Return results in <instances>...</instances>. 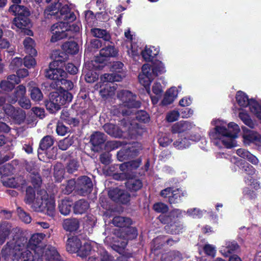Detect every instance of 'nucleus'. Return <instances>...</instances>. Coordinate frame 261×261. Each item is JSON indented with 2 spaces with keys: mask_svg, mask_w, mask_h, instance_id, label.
<instances>
[{
  "mask_svg": "<svg viewBox=\"0 0 261 261\" xmlns=\"http://www.w3.org/2000/svg\"><path fill=\"white\" fill-rule=\"evenodd\" d=\"M188 215L193 218H200L203 215V211L197 208H193L189 209L187 211Z\"/></svg>",
  "mask_w": 261,
  "mask_h": 261,
  "instance_id": "56",
  "label": "nucleus"
},
{
  "mask_svg": "<svg viewBox=\"0 0 261 261\" xmlns=\"http://www.w3.org/2000/svg\"><path fill=\"white\" fill-rule=\"evenodd\" d=\"M95 245H97V244L94 242H86L83 245L81 244L77 252L78 255L82 257H85L92 252H95L94 250L92 249Z\"/></svg>",
  "mask_w": 261,
  "mask_h": 261,
  "instance_id": "24",
  "label": "nucleus"
},
{
  "mask_svg": "<svg viewBox=\"0 0 261 261\" xmlns=\"http://www.w3.org/2000/svg\"><path fill=\"white\" fill-rule=\"evenodd\" d=\"M60 83L61 86L60 91L66 90L68 91V90H71L73 87V83L66 79L61 78Z\"/></svg>",
  "mask_w": 261,
  "mask_h": 261,
  "instance_id": "53",
  "label": "nucleus"
},
{
  "mask_svg": "<svg viewBox=\"0 0 261 261\" xmlns=\"http://www.w3.org/2000/svg\"><path fill=\"white\" fill-rule=\"evenodd\" d=\"M54 144V140L50 136L43 137L40 142L39 148L41 150H45L51 147Z\"/></svg>",
  "mask_w": 261,
  "mask_h": 261,
  "instance_id": "45",
  "label": "nucleus"
},
{
  "mask_svg": "<svg viewBox=\"0 0 261 261\" xmlns=\"http://www.w3.org/2000/svg\"><path fill=\"white\" fill-rule=\"evenodd\" d=\"M191 128V124L187 121H180V134L181 132H184L187 129H190ZM201 136L199 134H195L194 135H189L188 133H183L182 135L180 134V144H182V147L186 148L190 145V142L189 140L198 141L200 140Z\"/></svg>",
  "mask_w": 261,
  "mask_h": 261,
  "instance_id": "10",
  "label": "nucleus"
},
{
  "mask_svg": "<svg viewBox=\"0 0 261 261\" xmlns=\"http://www.w3.org/2000/svg\"><path fill=\"white\" fill-rule=\"evenodd\" d=\"M29 23L30 20L28 17L17 16L14 19L11 28L14 30H21L24 34L31 36L33 34L32 32L30 30L25 29V27L29 25Z\"/></svg>",
  "mask_w": 261,
  "mask_h": 261,
  "instance_id": "14",
  "label": "nucleus"
},
{
  "mask_svg": "<svg viewBox=\"0 0 261 261\" xmlns=\"http://www.w3.org/2000/svg\"><path fill=\"white\" fill-rule=\"evenodd\" d=\"M140 160L124 163L119 165V169L125 174L126 178H130L134 171L140 166Z\"/></svg>",
  "mask_w": 261,
  "mask_h": 261,
  "instance_id": "17",
  "label": "nucleus"
},
{
  "mask_svg": "<svg viewBox=\"0 0 261 261\" xmlns=\"http://www.w3.org/2000/svg\"><path fill=\"white\" fill-rule=\"evenodd\" d=\"M25 93V87L22 85H19L15 89V95L14 97L12 98L9 97L8 99V102L11 103H14L16 102L18 97L20 98L21 97H24Z\"/></svg>",
  "mask_w": 261,
  "mask_h": 261,
  "instance_id": "36",
  "label": "nucleus"
},
{
  "mask_svg": "<svg viewBox=\"0 0 261 261\" xmlns=\"http://www.w3.org/2000/svg\"><path fill=\"white\" fill-rule=\"evenodd\" d=\"M81 243L80 240L77 237H71L68 238L67 241L66 249L70 253H77Z\"/></svg>",
  "mask_w": 261,
  "mask_h": 261,
  "instance_id": "20",
  "label": "nucleus"
},
{
  "mask_svg": "<svg viewBox=\"0 0 261 261\" xmlns=\"http://www.w3.org/2000/svg\"><path fill=\"white\" fill-rule=\"evenodd\" d=\"M144 75L145 74H140L138 76L140 84L146 88L147 93L150 94V91L149 88V86L150 85L151 81L153 80V79Z\"/></svg>",
  "mask_w": 261,
  "mask_h": 261,
  "instance_id": "46",
  "label": "nucleus"
},
{
  "mask_svg": "<svg viewBox=\"0 0 261 261\" xmlns=\"http://www.w3.org/2000/svg\"><path fill=\"white\" fill-rule=\"evenodd\" d=\"M237 165L242 171L248 175H252L255 172V169L251 165L244 161L241 160L237 162Z\"/></svg>",
  "mask_w": 261,
  "mask_h": 261,
  "instance_id": "42",
  "label": "nucleus"
},
{
  "mask_svg": "<svg viewBox=\"0 0 261 261\" xmlns=\"http://www.w3.org/2000/svg\"><path fill=\"white\" fill-rule=\"evenodd\" d=\"M10 229L8 225L0 224V244H3L10 234Z\"/></svg>",
  "mask_w": 261,
  "mask_h": 261,
  "instance_id": "44",
  "label": "nucleus"
},
{
  "mask_svg": "<svg viewBox=\"0 0 261 261\" xmlns=\"http://www.w3.org/2000/svg\"><path fill=\"white\" fill-rule=\"evenodd\" d=\"M239 117L246 125L251 128L254 127V123L250 119L248 114L241 112L239 113Z\"/></svg>",
  "mask_w": 261,
  "mask_h": 261,
  "instance_id": "50",
  "label": "nucleus"
},
{
  "mask_svg": "<svg viewBox=\"0 0 261 261\" xmlns=\"http://www.w3.org/2000/svg\"><path fill=\"white\" fill-rule=\"evenodd\" d=\"M237 153L240 157L247 159L254 165H256L258 163V160L257 158L244 149L240 148L238 149Z\"/></svg>",
  "mask_w": 261,
  "mask_h": 261,
  "instance_id": "33",
  "label": "nucleus"
},
{
  "mask_svg": "<svg viewBox=\"0 0 261 261\" xmlns=\"http://www.w3.org/2000/svg\"><path fill=\"white\" fill-rule=\"evenodd\" d=\"M76 182L74 179L69 180L66 184L62 185L63 192L66 194H70L74 189Z\"/></svg>",
  "mask_w": 261,
  "mask_h": 261,
  "instance_id": "49",
  "label": "nucleus"
},
{
  "mask_svg": "<svg viewBox=\"0 0 261 261\" xmlns=\"http://www.w3.org/2000/svg\"><path fill=\"white\" fill-rule=\"evenodd\" d=\"M99 259L95 255L89 257L87 261H115L114 257L110 255L106 250L100 249L98 250Z\"/></svg>",
  "mask_w": 261,
  "mask_h": 261,
  "instance_id": "31",
  "label": "nucleus"
},
{
  "mask_svg": "<svg viewBox=\"0 0 261 261\" xmlns=\"http://www.w3.org/2000/svg\"><path fill=\"white\" fill-rule=\"evenodd\" d=\"M30 165H28L27 167V169L30 172L31 182L34 186L39 187L42 183V180L38 173V169L36 167L30 169Z\"/></svg>",
  "mask_w": 261,
  "mask_h": 261,
  "instance_id": "26",
  "label": "nucleus"
},
{
  "mask_svg": "<svg viewBox=\"0 0 261 261\" xmlns=\"http://www.w3.org/2000/svg\"><path fill=\"white\" fill-rule=\"evenodd\" d=\"M103 127L107 133L114 137H120L122 135L123 130L113 124H106Z\"/></svg>",
  "mask_w": 261,
  "mask_h": 261,
  "instance_id": "25",
  "label": "nucleus"
},
{
  "mask_svg": "<svg viewBox=\"0 0 261 261\" xmlns=\"http://www.w3.org/2000/svg\"><path fill=\"white\" fill-rule=\"evenodd\" d=\"M29 91L30 92V96L33 100L40 101L42 100L43 97V94L35 83L34 82H30L29 83Z\"/></svg>",
  "mask_w": 261,
  "mask_h": 261,
  "instance_id": "19",
  "label": "nucleus"
},
{
  "mask_svg": "<svg viewBox=\"0 0 261 261\" xmlns=\"http://www.w3.org/2000/svg\"><path fill=\"white\" fill-rule=\"evenodd\" d=\"M2 182L4 186L11 188H16L24 184V181L21 177H11L7 178L3 177Z\"/></svg>",
  "mask_w": 261,
  "mask_h": 261,
  "instance_id": "22",
  "label": "nucleus"
},
{
  "mask_svg": "<svg viewBox=\"0 0 261 261\" xmlns=\"http://www.w3.org/2000/svg\"><path fill=\"white\" fill-rule=\"evenodd\" d=\"M213 128L208 132L213 144L219 148H230L237 145L236 139L240 131L239 125L233 122H227L220 119H214L211 122Z\"/></svg>",
  "mask_w": 261,
  "mask_h": 261,
  "instance_id": "2",
  "label": "nucleus"
},
{
  "mask_svg": "<svg viewBox=\"0 0 261 261\" xmlns=\"http://www.w3.org/2000/svg\"><path fill=\"white\" fill-rule=\"evenodd\" d=\"M76 187L79 190L81 191L82 194L84 195L91 191L93 184L89 177L84 176L77 179Z\"/></svg>",
  "mask_w": 261,
  "mask_h": 261,
  "instance_id": "18",
  "label": "nucleus"
},
{
  "mask_svg": "<svg viewBox=\"0 0 261 261\" xmlns=\"http://www.w3.org/2000/svg\"><path fill=\"white\" fill-rule=\"evenodd\" d=\"M73 143V140L72 137H68L59 141L58 147L62 150H66Z\"/></svg>",
  "mask_w": 261,
  "mask_h": 261,
  "instance_id": "48",
  "label": "nucleus"
},
{
  "mask_svg": "<svg viewBox=\"0 0 261 261\" xmlns=\"http://www.w3.org/2000/svg\"><path fill=\"white\" fill-rule=\"evenodd\" d=\"M136 118L140 121L143 122H148L149 117L148 114L145 111L138 112L136 114Z\"/></svg>",
  "mask_w": 261,
  "mask_h": 261,
  "instance_id": "60",
  "label": "nucleus"
},
{
  "mask_svg": "<svg viewBox=\"0 0 261 261\" xmlns=\"http://www.w3.org/2000/svg\"><path fill=\"white\" fill-rule=\"evenodd\" d=\"M193 114V111L188 108L183 107L180 108V117L182 118H189Z\"/></svg>",
  "mask_w": 261,
  "mask_h": 261,
  "instance_id": "63",
  "label": "nucleus"
},
{
  "mask_svg": "<svg viewBox=\"0 0 261 261\" xmlns=\"http://www.w3.org/2000/svg\"><path fill=\"white\" fill-rule=\"evenodd\" d=\"M159 53V49L158 48L154 46H150L149 47H146L144 50L142 51L141 54L145 60L149 61L158 55Z\"/></svg>",
  "mask_w": 261,
  "mask_h": 261,
  "instance_id": "28",
  "label": "nucleus"
},
{
  "mask_svg": "<svg viewBox=\"0 0 261 261\" xmlns=\"http://www.w3.org/2000/svg\"><path fill=\"white\" fill-rule=\"evenodd\" d=\"M63 227L68 231H76L79 228V221L75 218L65 219L63 222Z\"/></svg>",
  "mask_w": 261,
  "mask_h": 261,
  "instance_id": "27",
  "label": "nucleus"
},
{
  "mask_svg": "<svg viewBox=\"0 0 261 261\" xmlns=\"http://www.w3.org/2000/svg\"><path fill=\"white\" fill-rule=\"evenodd\" d=\"M63 50L69 54L73 55L77 54L79 51V46L74 41H69L65 42L62 45Z\"/></svg>",
  "mask_w": 261,
  "mask_h": 261,
  "instance_id": "32",
  "label": "nucleus"
},
{
  "mask_svg": "<svg viewBox=\"0 0 261 261\" xmlns=\"http://www.w3.org/2000/svg\"><path fill=\"white\" fill-rule=\"evenodd\" d=\"M127 231L131 232L132 235H127L126 237H124L123 238L121 237H117L116 238L112 237V241H110L111 238L107 237L106 238L105 242L108 243L113 244L114 245L120 248H124L127 245L128 239H134L137 236V230L134 228H129Z\"/></svg>",
  "mask_w": 261,
  "mask_h": 261,
  "instance_id": "12",
  "label": "nucleus"
},
{
  "mask_svg": "<svg viewBox=\"0 0 261 261\" xmlns=\"http://www.w3.org/2000/svg\"><path fill=\"white\" fill-rule=\"evenodd\" d=\"M18 103L19 105L24 109H29L31 107L30 100L26 97H23L20 98Z\"/></svg>",
  "mask_w": 261,
  "mask_h": 261,
  "instance_id": "62",
  "label": "nucleus"
},
{
  "mask_svg": "<svg viewBox=\"0 0 261 261\" xmlns=\"http://www.w3.org/2000/svg\"><path fill=\"white\" fill-rule=\"evenodd\" d=\"M26 243L27 238L24 237L8 242L2 250V255L5 257L13 255L21 261H33V253L29 250H24Z\"/></svg>",
  "mask_w": 261,
  "mask_h": 261,
  "instance_id": "4",
  "label": "nucleus"
},
{
  "mask_svg": "<svg viewBox=\"0 0 261 261\" xmlns=\"http://www.w3.org/2000/svg\"><path fill=\"white\" fill-rule=\"evenodd\" d=\"M243 138L245 145H250L251 143L259 145L261 141V136L259 134L246 128H243Z\"/></svg>",
  "mask_w": 261,
  "mask_h": 261,
  "instance_id": "15",
  "label": "nucleus"
},
{
  "mask_svg": "<svg viewBox=\"0 0 261 261\" xmlns=\"http://www.w3.org/2000/svg\"><path fill=\"white\" fill-rule=\"evenodd\" d=\"M55 55L56 58L54 61H57V65H58L59 62H62L67 59V55L63 52L59 51H56L55 52Z\"/></svg>",
  "mask_w": 261,
  "mask_h": 261,
  "instance_id": "58",
  "label": "nucleus"
},
{
  "mask_svg": "<svg viewBox=\"0 0 261 261\" xmlns=\"http://www.w3.org/2000/svg\"><path fill=\"white\" fill-rule=\"evenodd\" d=\"M205 253L210 256H214L216 254V248L214 246L211 244H206L204 247Z\"/></svg>",
  "mask_w": 261,
  "mask_h": 261,
  "instance_id": "61",
  "label": "nucleus"
},
{
  "mask_svg": "<svg viewBox=\"0 0 261 261\" xmlns=\"http://www.w3.org/2000/svg\"><path fill=\"white\" fill-rule=\"evenodd\" d=\"M110 197L117 202L126 203L129 200V195L118 188H115L109 192Z\"/></svg>",
  "mask_w": 261,
  "mask_h": 261,
  "instance_id": "16",
  "label": "nucleus"
},
{
  "mask_svg": "<svg viewBox=\"0 0 261 261\" xmlns=\"http://www.w3.org/2000/svg\"><path fill=\"white\" fill-rule=\"evenodd\" d=\"M238 245L234 242H226L225 245L220 248V252L224 256H228L230 253L237 250Z\"/></svg>",
  "mask_w": 261,
  "mask_h": 261,
  "instance_id": "23",
  "label": "nucleus"
},
{
  "mask_svg": "<svg viewBox=\"0 0 261 261\" xmlns=\"http://www.w3.org/2000/svg\"><path fill=\"white\" fill-rule=\"evenodd\" d=\"M123 64L120 62L113 63L112 67V73H105L100 77L102 82H114L120 81L125 76L123 71Z\"/></svg>",
  "mask_w": 261,
  "mask_h": 261,
  "instance_id": "8",
  "label": "nucleus"
},
{
  "mask_svg": "<svg viewBox=\"0 0 261 261\" xmlns=\"http://www.w3.org/2000/svg\"><path fill=\"white\" fill-rule=\"evenodd\" d=\"M153 209L158 213H165L168 212V207L163 203H157L154 204Z\"/></svg>",
  "mask_w": 261,
  "mask_h": 261,
  "instance_id": "57",
  "label": "nucleus"
},
{
  "mask_svg": "<svg viewBox=\"0 0 261 261\" xmlns=\"http://www.w3.org/2000/svg\"><path fill=\"white\" fill-rule=\"evenodd\" d=\"M57 61H53L49 65V68L46 70L45 76L51 80H59L60 77H64L66 75L65 71L60 68H58Z\"/></svg>",
  "mask_w": 261,
  "mask_h": 261,
  "instance_id": "13",
  "label": "nucleus"
},
{
  "mask_svg": "<svg viewBox=\"0 0 261 261\" xmlns=\"http://www.w3.org/2000/svg\"><path fill=\"white\" fill-rule=\"evenodd\" d=\"M9 11L17 16L27 17L30 13L27 8L18 5H13L9 8Z\"/></svg>",
  "mask_w": 261,
  "mask_h": 261,
  "instance_id": "29",
  "label": "nucleus"
},
{
  "mask_svg": "<svg viewBox=\"0 0 261 261\" xmlns=\"http://www.w3.org/2000/svg\"><path fill=\"white\" fill-rule=\"evenodd\" d=\"M23 44L26 52L28 54L32 56H36L37 55V51L34 48L35 43L31 38L27 37L23 41Z\"/></svg>",
  "mask_w": 261,
  "mask_h": 261,
  "instance_id": "34",
  "label": "nucleus"
},
{
  "mask_svg": "<svg viewBox=\"0 0 261 261\" xmlns=\"http://www.w3.org/2000/svg\"><path fill=\"white\" fill-rule=\"evenodd\" d=\"M24 200L34 211L43 212L50 216L54 215L55 202L44 190L37 191L36 194L33 188L28 187Z\"/></svg>",
  "mask_w": 261,
  "mask_h": 261,
  "instance_id": "3",
  "label": "nucleus"
},
{
  "mask_svg": "<svg viewBox=\"0 0 261 261\" xmlns=\"http://www.w3.org/2000/svg\"><path fill=\"white\" fill-rule=\"evenodd\" d=\"M106 140V136L103 133L100 132H95L91 136L90 139V142L94 146L103 144Z\"/></svg>",
  "mask_w": 261,
  "mask_h": 261,
  "instance_id": "35",
  "label": "nucleus"
},
{
  "mask_svg": "<svg viewBox=\"0 0 261 261\" xmlns=\"http://www.w3.org/2000/svg\"><path fill=\"white\" fill-rule=\"evenodd\" d=\"M178 90L175 87H172L166 91L164 97L162 101V104L166 106L171 104L177 97Z\"/></svg>",
  "mask_w": 261,
  "mask_h": 261,
  "instance_id": "21",
  "label": "nucleus"
},
{
  "mask_svg": "<svg viewBox=\"0 0 261 261\" xmlns=\"http://www.w3.org/2000/svg\"><path fill=\"white\" fill-rule=\"evenodd\" d=\"M33 56L32 55L26 56L23 59L24 65L28 68L34 67L36 64V62Z\"/></svg>",
  "mask_w": 261,
  "mask_h": 261,
  "instance_id": "54",
  "label": "nucleus"
},
{
  "mask_svg": "<svg viewBox=\"0 0 261 261\" xmlns=\"http://www.w3.org/2000/svg\"><path fill=\"white\" fill-rule=\"evenodd\" d=\"M45 234L42 233H35L32 236L30 239L28 241L27 239V244L25 245L24 251L29 250L31 252L33 251L38 254L42 252V248L40 244L44 239ZM32 253V252H31Z\"/></svg>",
  "mask_w": 261,
  "mask_h": 261,
  "instance_id": "9",
  "label": "nucleus"
},
{
  "mask_svg": "<svg viewBox=\"0 0 261 261\" xmlns=\"http://www.w3.org/2000/svg\"><path fill=\"white\" fill-rule=\"evenodd\" d=\"M56 1L57 0H55L54 5L48 7L45 10V13L50 16L57 14L59 19L66 21L56 23L51 27L50 32L52 36L50 41L52 42H56L65 38H71L73 37V31H80L79 26L74 24L68 26V22H72L75 19L76 16L74 13L71 12L67 6L63 7L59 12L61 4Z\"/></svg>",
  "mask_w": 261,
  "mask_h": 261,
  "instance_id": "1",
  "label": "nucleus"
},
{
  "mask_svg": "<svg viewBox=\"0 0 261 261\" xmlns=\"http://www.w3.org/2000/svg\"><path fill=\"white\" fill-rule=\"evenodd\" d=\"M126 182V187L127 189L131 191H137L142 187V183L139 179L128 178Z\"/></svg>",
  "mask_w": 261,
  "mask_h": 261,
  "instance_id": "38",
  "label": "nucleus"
},
{
  "mask_svg": "<svg viewBox=\"0 0 261 261\" xmlns=\"http://www.w3.org/2000/svg\"><path fill=\"white\" fill-rule=\"evenodd\" d=\"M92 35L97 38H102L105 41L110 39V34L105 30L98 28L92 29L91 30Z\"/></svg>",
  "mask_w": 261,
  "mask_h": 261,
  "instance_id": "41",
  "label": "nucleus"
},
{
  "mask_svg": "<svg viewBox=\"0 0 261 261\" xmlns=\"http://www.w3.org/2000/svg\"><path fill=\"white\" fill-rule=\"evenodd\" d=\"M1 169H3L4 171V178H6L7 176L11 175L14 172V167L10 164L3 165V168H2Z\"/></svg>",
  "mask_w": 261,
  "mask_h": 261,
  "instance_id": "55",
  "label": "nucleus"
},
{
  "mask_svg": "<svg viewBox=\"0 0 261 261\" xmlns=\"http://www.w3.org/2000/svg\"><path fill=\"white\" fill-rule=\"evenodd\" d=\"M117 97L122 102L118 111L123 115H129L134 112V109L140 107V102L136 100V96L131 92L122 90L117 93Z\"/></svg>",
  "mask_w": 261,
  "mask_h": 261,
  "instance_id": "5",
  "label": "nucleus"
},
{
  "mask_svg": "<svg viewBox=\"0 0 261 261\" xmlns=\"http://www.w3.org/2000/svg\"><path fill=\"white\" fill-rule=\"evenodd\" d=\"M112 222L115 226L119 227H128L132 223L130 218L122 216L115 217L113 219Z\"/></svg>",
  "mask_w": 261,
  "mask_h": 261,
  "instance_id": "30",
  "label": "nucleus"
},
{
  "mask_svg": "<svg viewBox=\"0 0 261 261\" xmlns=\"http://www.w3.org/2000/svg\"><path fill=\"white\" fill-rule=\"evenodd\" d=\"M72 98V94L66 90L53 92L50 95L49 101L46 103V107L51 113H54L60 109L62 106L70 102Z\"/></svg>",
  "mask_w": 261,
  "mask_h": 261,
  "instance_id": "6",
  "label": "nucleus"
},
{
  "mask_svg": "<svg viewBox=\"0 0 261 261\" xmlns=\"http://www.w3.org/2000/svg\"><path fill=\"white\" fill-rule=\"evenodd\" d=\"M153 67L155 71V74L157 76L159 74H162L166 71L164 64L160 61H156L153 64Z\"/></svg>",
  "mask_w": 261,
  "mask_h": 261,
  "instance_id": "52",
  "label": "nucleus"
},
{
  "mask_svg": "<svg viewBox=\"0 0 261 261\" xmlns=\"http://www.w3.org/2000/svg\"><path fill=\"white\" fill-rule=\"evenodd\" d=\"M68 128L62 123L59 122L57 124L56 132L60 136L65 135L67 132Z\"/></svg>",
  "mask_w": 261,
  "mask_h": 261,
  "instance_id": "64",
  "label": "nucleus"
},
{
  "mask_svg": "<svg viewBox=\"0 0 261 261\" xmlns=\"http://www.w3.org/2000/svg\"><path fill=\"white\" fill-rule=\"evenodd\" d=\"M236 98L240 107H248L250 112L261 120V105L254 99H249L248 96L241 91L237 92Z\"/></svg>",
  "mask_w": 261,
  "mask_h": 261,
  "instance_id": "7",
  "label": "nucleus"
},
{
  "mask_svg": "<svg viewBox=\"0 0 261 261\" xmlns=\"http://www.w3.org/2000/svg\"><path fill=\"white\" fill-rule=\"evenodd\" d=\"M18 215L20 219L26 223H29L31 221V218L30 215L21 209L18 210Z\"/></svg>",
  "mask_w": 261,
  "mask_h": 261,
  "instance_id": "59",
  "label": "nucleus"
},
{
  "mask_svg": "<svg viewBox=\"0 0 261 261\" xmlns=\"http://www.w3.org/2000/svg\"><path fill=\"white\" fill-rule=\"evenodd\" d=\"M14 86L11 82H9L7 80H2L0 83V88L2 90L5 92H9L12 91Z\"/></svg>",
  "mask_w": 261,
  "mask_h": 261,
  "instance_id": "51",
  "label": "nucleus"
},
{
  "mask_svg": "<svg viewBox=\"0 0 261 261\" xmlns=\"http://www.w3.org/2000/svg\"><path fill=\"white\" fill-rule=\"evenodd\" d=\"M72 202L67 199L63 200L59 204L60 213L64 215H68L71 212Z\"/></svg>",
  "mask_w": 261,
  "mask_h": 261,
  "instance_id": "39",
  "label": "nucleus"
},
{
  "mask_svg": "<svg viewBox=\"0 0 261 261\" xmlns=\"http://www.w3.org/2000/svg\"><path fill=\"white\" fill-rule=\"evenodd\" d=\"M7 115L10 116L17 124L22 123L25 118V113L20 109H15L12 105H7L4 107Z\"/></svg>",
  "mask_w": 261,
  "mask_h": 261,
  "instance_id": "11",
  "label": "nucleus"
},
{
  "mask_svg": "<svg viewBox=\"0 0 261 261\" xmlns=\"http://www.w3.org/2000/svg\"><path fill=\"white\" fill-rule=\"evenodd\" d=\"M89 204L87 201L85 200L81 199L77 201L74 206V211L75 213L82 214L89 208Z\"/></svg>",
  "mask_w": 261,
  "mask_h": 261,
  "instance_id": "37",
  "label": "nucleus"
},
{
  "mask_svg": "<svg viewBox=\"0 0 261 261\" xmlns=\"http://www.w3.org/2000/svg\"><path fill=\"white\" fill-rule=\"evenodd\" d=\"M142 74H145L144 75H146L149 76V77H151L152 79H154L155 76H156L155 71H154L153 67H151L150 65L148 64H144L142 67Z\"/></svg>",
  "mask_w": 261,
  "mask_h": 261,
  "instance_id": "47",
  "label": "nucleus"
},
{
  "mask_svg": "<svg viewBox=\"0 0 261 261\" xmlns=\"http://www.w3.org/2000/svg\"><path fill=\"white\" fill-rule=\"evenodd\" d=\"M100 55L104 57H114L117 54V50L113 46H108L100 50Z\"/></svg>",
  "mask_w": 261,
  "mask_h": 261,
  "instance_id": "43",
  "label": "nucleus"
},
{
  "mask_svg": "<svg viewBox=\"0 0 261 261\" xmlns=\"http://www.w3.org/2000/svg\"><path fill=\"white\" fill-rule=\"evenodd\" d=\"M45 261H61V257L55 248H50L46 251Z\"/></svg>",
  "mask_w": 261,
  "mask_h": 261,
  "instance_id": "40",
  "label": "nucleus"
}]
</instances>
